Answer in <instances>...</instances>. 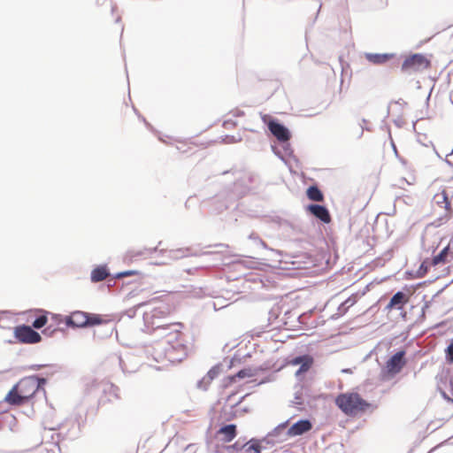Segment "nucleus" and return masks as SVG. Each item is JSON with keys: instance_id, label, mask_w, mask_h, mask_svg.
I'll use <instances>...</instances> for the list:
<instances>
[{"instance_id": "19", "label": "nucleus", "mask_w": 453, "mask_h": 453, "mask_svg": "<svg viewBox=\"0 0 453 453\" xmlns=\"http://www.w3.org/2000/svg\"><path fill=\"white\" fill-rule=\"evenodd\" d=\"M306 195L310 200L314 202H322L324 200V196L317 186L309 187Z\"/></svg>"}, {"instance_id": "26", "label": "nucleus", "mask_w": 453, "mask_h": 453, "mask_svg": "<svg viewBox=\"0 0 453 453\" xmlns=\"http://www.w3.org/2000/svg\"><path fill=\"white\" fill-rule=\"evenodd\" d=\"M136 272L135 271H126V272H122V273H119L117 277L118 278H122V277H127V276H131V275H134L135 274Z\"/></svg>"}, {"instance_id": "9", "label": "nucleus", "mask_w": 453, "mask_h": 453, "mask_svg": "<svg viewBox=\"0 0 453 453\" xmlns=\"http://www.w3.org/2000/svg\"><path fill=\"white\" fill-rule=\"evenodd\" d=\"M268 128L270 132L280 141V142H288L290 139V133L287 127L283 125L271 120L268 123Z\"/></svg>"}, {"instance_id": "1", "label": "nucleus", "mask_w": 453, "mask_h": 453, "mask_svg": "<svg viewBox=\"0 0 453 453\" xmlns=\"http://www.w3.org/2000/svg\"><path fill=\"white\" fill-rule=\"evenodd\" d=\"M46 383L45 379L27 376L21 379L7 394L5 401L12 405H23L27 403Z\"/></svg>"}, {"instance_id": "29", "label": "nucleus", "mask_w": 453, "mask_h": 453, "mask_svg": "<svg viewBox=\"0 0 453 453\" xmlns=\"http://www.w3.org/2000/svg\"><path fill=\"white\" fill-rule=\"evenodd\" d=\"M254 449L258 452L259 451V447L257 446V448H254Z\"/></svg>"}, {"instance_id": "8", "label": "nucleus", "mask_w": 453, "mask_h": 453, "mask_svg": "<svg viewBox=\"0 0 453 453\" xmlns=\"http://www.w3.org/2000/svg\"><path fill=\"white\" fill-rule=\"evenodd\" d=\"M88 313L80 311H73L65 318V324L73 327L88 326Z\"/></svg>"}, {"instance_id": "27", "label": "nucleus", "mask_w": 453, "mask_h": 453, "mask_svg": "<svg viewBox=\"0 0 453 453\" xmlns=\"http://www.w3.org/2000/svg\"><path fill=\"white\" fill-rule=\"evenodd\" d=\"M449 393H450L451 397L447 396L446 398L448 400H450L451 402H453V378H451L449 380Z\"/></svg>"}, {"instance_id": "23", "label": "nucleus", "mask_w": 453, "mask_h": 453, "mask_svg": "<svg viewBox=\"0 0 453 453\" xmlns=\"http://www.w3.org/2000/svg\"><path fill=\"white\" fill-rule=\"evenodd\" d=\"M357 299H358L357 294H354L351 296H349V298H347L345 300V302L342 303V305H345L347 308H349L357 303Z\"/></svg>"}, {"instance_id": "22", "label": "nucleus", "mask_w": 453, "mask_h": 453, "mask_svg": "<svg viewBox=\"0 0 453 453\" xmlns=\"http://www.w3.org/2000/svg\"><path fill=\"white\" fill-rule=\"evenodd\" d=\"M445 354H446V360L449 364L453 363V339L450 341L449 345L446 349Z\"/></svg>"}, {"instance_id": "3", "label": "nucleus", "mask_w": 453, "mask_h": 453, "mask_svg": "<svg viewBox=\"0 0 453 453\" xmlns=\"http://www.w3.org/2000/svg\"><path fill=\"white\" fill-rule=\"evenodd\" d=\"M405 355V350H400L388 359L380 373V380L381 381L392 380L395 375L401 372L403 368L407 365Z\"/></svg>"}, {"instance_id": "30", "label": "nucleus", "mask_w": 453, "mask_h": 453, "mask_svg": "<svg viewBox=\"0 0 453 453\" xmlns=\"http://www.w3.org/2000/svg\"><path fill=\"white\" fill-rule=\"evenodd\" d=\"M316 8L319 10L320 8V4H316Z\"/></svg>"}, {"instance_id": "7", "label": "nucleus", "mask_w": 453, "mask_h": 453, "mask_svg": "<svg viewBox=\"0 0 453 453\" xmlns=\"http://www.w3.org/2000/svg\"><path fill=\"white\" fill-rule=\"evenodd\" d=\"M36 318L32 322V326L34 328L41 329L43 326H45L49 321V315H50L51 319L56 320L57 324H59L61 322V319L58 318V316L52 314L49 311H46L44 310H36L35 311Z\"/></svg>"}, {"instance_id": "12", "label": "nucleus", "mask_w": 453, "mask_h": 453, "mask_svg": "<svg viewBox=\"0 0 453 453\" xmlns=\"http://www.w3.org/2000/svg\"><path fill=\"white\" fill-rule=\"evenodd\" d=\"M311 427H312V425L309 420H307V419L299 420L298 422L295 423L288 428V434L289 436L301 435V434L310 431L311 429Z\"/></svg>"}, {"instance_id": "21", "label": "nucleus", "mask_w": 453, "mask_h": 453, "mask_svg": "<svg viewBox=\"0 0 453 453\" xmlns=\"http://www.w3.org/2000/svg\"><path fill=\"white\" fill-rule=\"evenodd\" d=\"M145 250H146L145 249H143V250H134V249L128 250L126 252L125 258L132 261V260L135 259L136 257H142L143 255H145Z\"/></svg>"}, {"instance_id": "15", "label": "nucleus", "mask_w": 453, "mask_h": 453, "mask_svg": "<svg viewBox=\"0 0 453 453\" xmlns=\"http://www.w3.org/2000/svg\"><path fill=\"white\" fill-rule=\"evenodd\" d=\"M294 365H301L299 370L297 371V374L307 372L313 364V358L309 355L296 357L293 360Z\"/></svg>"}, {"instance_id": "13", "label": "nucleus", "mask_w": 453, "mask_h": 453, "mask_svg": "<svg viewBox=\"0 0 453 453\" xmlns=\"http://www.w3.org/2000/svg\"><path fill=\"white\" fill-rule=\"evenodd\" d=\"M451 260H453V252L450 250L449 245H448L442 250H441L438 255L433 257L432 265H437L439 264H445Z\"/></svg>"}, {"instance_id": "28", "label": "nucleus", "mask_w": 453, "mask_h": 453, "mask_svg": "<svg viewBox=\"0 0 453 453\" xmlns=\"http://www.w3.org/2000/svg\"><path fill=\"white\" fill-rule=\"evenodd\" d=\"M237 376L239 378H244L246 376V373L244 371H240L238 373H237Z\"/></svg>"}, {"instance_id": "5", "label": "nucleus", "mask_w": 453, "mask_h": 453, "mask_svg": "<svg viewBox=\"0 0 453 453\" xmlns=\"http://www.w3.org/2000/svg\"><path fill=\"white\" fill-rule=\"evenodd\" d=\"M13 335L16 342L22 344H35L42 341L41 334L26 325L15 326Z\"/></svg>"}, {"instance_id": "25", "label": "nucleus", "mask_w": 453, "mask_h": 453, "mask_svg": "<svg viewBox=\"0 0 453 453\" xmlns=\"http://www.w3.org/2000/svg\"><path fill=\"white\" fill-rule=\"evenodd\" d=\"M97 3H98V4H104L108 3L109 7L111 11H113L116 8V6L113 4L111 0H97Z\"/></svg>"}, {"instance_id": "11", "label": "nucleus", "mask_w": 453, "mask_h": 453, "mask_svg": "<svg viewBox=\"0 0 453 453\" xmlns=\"http://www.w3.org/2000/svg\"><path fill=\"white\" fill-rule=\"evenodd\" d=\"M307 211L324 223H329L331 221L329 211L325 206L319 204H310L307 207Z\"/></svg>"}, {"instance_id": "10", "label": "nucleus", "mask_w": 453, "mask_h": 453, "mask_svg": "<svg viewBox=\"0 0 453 453\" xmlns=\"http://www.w3.org/2000/svg\"><path fill=\"white\" fill-rule=\"evenodd\" d=\"M408 302L409 296L406 294L399 291L392 296L389 303L386 306V310L388 311L394 309L401 310Z\"/></svg>"}, {"instance_id": "2", "label": "nucleus", "mask_w": 453, "mask_h": 453, "mask_svg": "<svg viewBox=\"0 0 453 453\" xmlns=\"http://www.w3.org/2000/svg\"><path fill=\"white\" fill-rule=\"evenodd\" d=\"M334 403L349 417H356L371 408V403L355 392H346L338 395Z\"/></svg>"}, {"instance_id": "18", "label": "nucleus", "mask_w": 453, "mask_h": 453, "mask_svg": "<svg viewBox=\"0 0 453 453\" xmlns=\"http://www.w3.org/2000/svg\"><path fill=\"white\" fill-rule=\"evenodd\" d=\"M394 57L393 54H373L368 53L365 55L366 59L375 65H381L388 60H390Z\"/></svg>"}, {"instance_id": "20", "label": "nucleus", "mask_w": 453, "mask_h": 453, "mask_svg": "<svg viewBox=\"0 0 453 453\" xmlns=\"http://www.w3.org/2000/svg\"><path fill=\"white\" fill-rule=\"evenodd\" d=\"M88 326H98L107 322V319H104L101 315L94 313H88Z\"/></svg>"}, {"instance_id": "17", "label": "nucleus", "mask_w": 453, "mask_h": 453, "mask_svg": "<svg viewBox=\"0 0 453 453\" xmlns=\"http://www.w3.org/2000/svg\"><path fill=\"white\" fill-rule=\"evenodd\" d=\"M109 271L105 265H100L91 272V280L99 282L105 280L109 276Z\"/></svg>"}, {"instance_id": "16", "label": "nucleus", "mask_w": 453, "mask_h": 453, "mask_svg": "<svg viewBox=\"0 0 453 453\" xmlns=\"http://www.w3.org/2000/svg\"><path fill=\"white\" fill-rule=\"evenodd\" d=\"M218 434L222 435V441L224 442H230L235 438V436L237 434L236 426L234 424H231V425H226L225 426H222L218 431Z\"/></svg>"}, {"instance_id": "24", "label": "nucleus", "mask_w": 453, "mask_h": 453, "mask_svg": "<svg viewBox=\"0 0 453 453\" xmlns=\"http://www.w3.org/2000/svg\"><path fill=\"white\" fill-rule=\"evenodd\" d=\"M219 369L218 367L211 368L208 373L207 378L209 380H212L214 378H216L219 375Z\"/></svg>"}, {"instance_id": "4", "label": "nucleus", "mask_w": 453, "mask_h": 453, "mask_svg": "<svg viewBox=\"0 0 453 453\" xmlns=\"http://www.w3.org/2000/svg\"><path fill=\"white\" fill-rule=\"evenodd\" d=\"M431 67V60L423 54L415 53L405 57L401 65L402 73L411 75L422 73Z\"/></svg>"}, {"instance_id": "14", "label": "nucleus", "mask_w": 453, "mask_h": 453, "mask_svg": "<svg viewBox=\"0 0 453 453\" xmlns=\"http://www.w3.org/2000/svg\"><path fill=\"white\" fill-rule=\"evenodd\" d=\"M434 199L437 204L442 206L448 211L447 215L445 216L447 219H449L451 217H453V210L450 208V202L449 201L446 191L443 190L441 193L436 194L434 196Z\"/></svg>"}, {"instance_id": "6", "label": "nucleus", "mask_w": 453, "mask_h": 453, "mask_svg": "<svg viewBox=\"0 0 453 453\" xmlns=\"http://www.w3.org/2000/svg\"><path fill=\"white\" fill-rule=\"evenodd\" d=\"M173 326L176 328L173 329L165 335L166 342L173 350H177L182 354H185L187 346L185 344L184 336L181 332L183 325L181 323H176L173 325Z\"/></svg>"}]
</instances>
